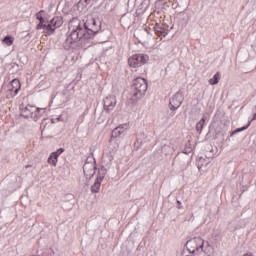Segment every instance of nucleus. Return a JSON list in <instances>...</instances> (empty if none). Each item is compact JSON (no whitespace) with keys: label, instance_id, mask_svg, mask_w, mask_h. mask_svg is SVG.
Segmentation results:
<instances>
[{"label":"nucleus","instance_id":"f257e3e1","mask_svg":"<svg viewBox=\"0 0 256 256\" xmlns=\"http://www.w3.org/2000/svg\"><path fill=\"white\" fill-rule=\"evenodd\" d=\"M69 31L70 35L67 36L64 42L65 49H71L73 43L87 45L88 41L101 31V23L93 17L88 18L85 23L73 19L69 23Z\"/></svg>","mask_w":256,"mask_h":256},{"label":"nucleus","instance_id":"f03ea898","mask_svg":"<svg viewBox=\"0 0 256 256\" xmlns=\"http://www.w3.org/2000/svg\"><path fill=\"white\" fill-rule=\"evenodd\" d=\"M147 93V80L145 78L138 77L133 80L132 85V99L137 101L141 99Z\"/></svg>","mask_w":256,"mask_h":256},{"label":"nucleus","instance_id":"7ed1b4c3","mask_svg":"<svg viewBox=\"0 0 256 256\" xmlns=\"http://www.w3.org/2000/svg\"><path fill=\"white\" fill-rule=\"evenodd\" d=\"M21 116L25 119H34L37 121V115H39V111H43L41 108H35L33 106H20Z\"/></svg>","mask_w":256,"mask_h":256},{"label":"nucleus","instance_id":"20e7f679","mask_svg":"<svg viewBox=\"0 0 256 256\" xmlns=\"http://www.w3.org/2000/svg\"><path fill=\"white\" fill-rule=\"evenodd\" d=\"M186 247L189 251V253H195V251H203V248L205 247V240H203L201 237H195L187 241Z\"/></svg>","mask_w":256,"mask_h":256},{"label":"nucleus","instance_id":"39448f33","mask_svg":"<svg viewBox=\"0 0 256 256\" xmlns=\"http://www.w3.org/2000/svg\"><path fill=\"white\" fill-rule=\"evenodd\" d=\"M149 62V56L146 54H135L132 57L128 59V63L130 67H142V65H145Z\"/></svg>","mask_w":256,"mask_h":256},{"label":"nucleus","instance_id":"423d86ee","mask_svg":"<svg viewBox=\"0 0 256 256\" xmlns=\"http://www.w3.org/2000/svg\"><path fill=\"white\" fill-rule=\"evenodd\" d=\"M83 171L86 179H91L95 176V171H97V166L95 164V158H87L83 165Z\"/></svg>","mask_w":256,"mask_h":256},{"label":"nucleus","instance_id":"0eeeda50","mask_svg":"<svg viewBox=\"0 0 256 256\" xmlns=\"http://www.w3.org/2000/svg\"><path fill=\"white\" fill-rule=\"evenodd\" d=\"M105 175H107V169H105V167H102L101 169H99L98 176L94 184L91 186V193H99V191L101 190V183H103Z\"/></svg>","mask_w":256,"mask_h":256},{"label":"nucleus","instance_id":"6e6552de","mask_svg":"<svg viewBox=\"0 0 256 256\" xmlns=\"http://www.w3.org/2000/svg\"><path fill=\"white\" fill-rule=\"evenodd\" d=\"M19 91H21V82H19L18 79H13L8 85L7 99L17 97V95H19Z\"/></svg>","mask_w":256,"mask_h":256},{"label":"nucleus","instance_id":"1a4fd4ad","mask_svg":"<svg viewBox=\"0 0 256 256\" xmlns=\"http://www.w3.org/2000/svg\"><path fill=\"white\" fill-rule=\"evenodd\" d=\"M181 105H183V91L179 90L170 99L169 107L171 111H177Z\"/></svg>","mask_w":256,"mask_h":256},{"label":"nucleus","instance_id":"9d476101","mask_svg":"<svg viewBox=\"0 0 256 256\" xmlns=\"http://www.w3.org/2000/svg\"><path fill=\"white\" fill-rule=\"evenodd\" d=\"M104 103V111L106 113H111L113 109H115L117 105V97L115 95H109L103 100Z\"/></svg>","mask_w":256,"mask_h":256},{"label":"nucleus","instance_id":"9b49d317","mask_svg":"<svg viewBox=\"0 0 256 256\" xmlns=\"http://www.w3.org/2000/svg\"><path fill=\"white\" fill-rule=\"evenodd\" d=\"M252 111H253L252 118L250 121H248L247 125L232 131V133L230 134V137H233V135H237V133H241V131H246V129H249V126L251 125V121H256V106H254Z\"/></svg>","mask_w":256,"mask_h":256},{"label":"nucleus","instance_id":"f8f14e48","mask_svg":"<svg viewBox=\"0 0 256 256\" xmlns=\"http://www.w3.org/2000/svg\"><path fill=\"white\" fill-rule=\"evenodd\" d=\"M154 31L158 37H167L169 35V29L161 24H156Z\"/></svg>","mask_w":256,"mask_h":256},{"label":"nucleus","instance_id":"ddd939ff","mask_svg":"<svg viewBox=\"0 0 256 256\" xmlns=\"http://www.w3.org/2000/svg\"><path fill=\"white\" fill-rule=\"evenodd\" d=\"M125 131H127V124H122L112 131V137H114V139H117V137H121V135H123Z\"/></svg>","mask_w":256,"mask_h":256},{"label":"nucleus","instance_id":"4468645a","mask_svg":"<svg viewBox=\"0 0 256 256\" xmlns=\"http://www.w3.org/2000/svg\"><path fill=\"white\" fill-rule=\"evenodd\" d=\"M50 25L55 29H59V27H61V25H63V19H61L60 17H54L51 21H50Z\"/></svg>","mask_w":256,"mask_h":256},{"label":"nucleus","instance_id":"2eb2a0df","mask_svg":"<svg viewBox=\"0 0 256 256\" xmlns=\"http://www.w3.org/2000/svg\"><path fill=\"white\" fill-rule=\"evenodd\" d=\"M161 151L164 153V155H171V153L174 151L173 145L171 143L164 144L161 148Z\"/></svg>","mask_w":256,"mask_h":256},{"label":"nucleus","instance_id":"dca6fc26","mask_svg":"<svg viewBox=\"0 0 256 256\" xmlns=\"http://www.w3.org/2000/svg\"><path fill=\"white\" fill-rule=\"evenodd\" d=\"M196 165H197L199 171H201V169H203V167H207V165H209V162L207 160H205V158L200 157L197 159Z\"/></svg>","mask_w":256,"mask_h":256},{"label":"nucleus","instance_id":"f3484780","mask_svg":"<svg viewBox=\"0 0 256 256\" xmlns=\"http://www.w3.org/2000/svg\"><path fill=\"white\" fill-rule=\"evenodd\" d=\"M58 161H59V158L54 153H51L50 156L48 157V163L49 165H53V167H57Z\"/></svg>","mask_w":256,"mask_h":256},{"label":"nucleus","instance_id":"a211bd4d","mask_svg":"<svg viewBox=\"0 0 256 256\" xmlns=\"http://www.w3.org/2000/svg\"><path fill=\"white\" fill-rule=\"evenodd\" d=\"M221 79V73L217 72L216 74H214V76L212 78L209 79V84L210 85H217V83H219Z\"/></svg>","mask_w":256,"mask_h":256},{"label":"nucleus","instance_id":"6ab92c4d","mask_svg":"<svg viewBox=\"0 0 256 256\" xmlns=\"http://www.w3.org/2000/svg\"><path fill=\"white\" fill-rule=\"evenodd\" d=\"M203 127H205V117L201 118V120L196 124L197 133H202Z\"/></svg>","mask_w":256,"mask_h":256},{"label":"nucleus","instance_id":"aec40b11","mask_svg":"<svg viewBox=\"0 0 256 256\" xmlns=\"http://www.w3.org/2000/svg\"><path fill=\"white\" fill-rule=\"evenodd\" d=\"M44 29L45 35H53L55 33V28L51 26L50 24H46Z\"/></svg>","mask_w":256,"mask_h":256},{"label":"nucleus","instance_id":"412c9836","mask_svg":"<svg viewBox=\"0 0 256 256\" xmlns=\"http://www.w3.org/2000/svg\"><path fill=\"white\" fill-rule=\"evenodd\" d=\"M182 153H184V155H189V153H193V146L191 145V142L186 143L185 148L182 150Z\"/></svg>","mask_w":256,"mask_h":256},{"label":"nucleus","instance_id":"4be33fe9","mask_svg":"<svg viewBox=\"0 0 256 256\" xmlns=\"http://www.w3.org/2000/svg\"><path fill=\"white\" fill-rule=\"evenodd\" d=\"M202 251L203 253H205V255H211V253H213V247L209 243H207Z\"/></svg>","mask_w":256,"mask_h":256},{"label":"nucleus","instance_id":"5701e85b","mask_svg":"<svg viewBox=\"0 0 256 256\" xmlns=\"http://www.w3.org/2000/svg\"><path fill=\"white\" fill-rule=\"evenodd\" d=\"M3 43L7 44L8 47H11V45H13V37L11 36H6L3 39Z\"/></svg>","mask_w":256,"mask_h":256},{"label":"nucleus","instance_id":"b1692460","mask_svg":"<svg viewBox=\"0 0 256 256\" xmlns=\"http://www.w3.org/2000/svg\"><path fill=\"white\" fill-rule=\"evenodd\" d=\"M45 27H47V24H45V19L44 20H40L38 25L36 26V29H44Z\"/></svg>","mask_w":256,"mask_h":256},{"label":"nucleus","instance_id":"393cba45","mask_svg":"<svg viewBox=\"0 0 256 256\" xmlns=\"http://www.w3.org/2000/svg\"><path fill=\"white\" fill-rule=\"evenodd\" d=\"M54 155H56V157L59 158V155H61L62 153H65V148H59L57 151L52 152Z\"/></svg>","mask_w":256,"mask_h":256},{"label":"nucleus","instance_id":"a878e982","mask_svg":"<svg viewBox=\"0 0 256 256\" xmlns=\"http://www.w3.org/2000/svg\"><path fill=\"white\" fill-rule=\"evenodd\" d=\"M43 13V10H40L38 13H36V19L38 21H43L45 18L41 15Z\"/></svg>","mask_w":256,"mask_h":256},{"label":"nucleus","instance_id":"bb28decb","mask_svg":"<svg viewBox=\"0 0 256 256\" xmlns=\"http://www.w3.org/2000/svg\"><path fill=\"white\" fill-rule=\"evenodd\" d=\"M177 203H178V209H183V206L181 205V201L180 200H177Z\"/></svg>","mask_w":256,"mask_h":256},{"label":"nucleus","instance_id":"cd10ccee","mask_svg":"<svg viewBox=\"0 0 256 256\" xmlns=\"http://www.w3.org/2000/svg\"><path fill=\"white\" fill-rule=\"evenodd\" d=\"M89 1H91V0H85V3H87V5H89Z\"/></svg>","mask_w":256,"mask_h":256},{"label":"nucleus","instance_id":"c85d7f7f","mask_svg":"<svg viewBox=\"0 0 256 256\" xmlns=\"http://www.w3.org/2000/svg\"><path fill=\"white\" fill-rule=\"evenodd\" d=\"M52 254L55 255V250H52Z\"/></svg>","mask_w":256,"mask_h":256},{"label":"nucleus","instance_id":"c756f323","mask_svg":"<svg viewBox=\"0 0 256 256\" xmlns=\"http://www.w3.org/2000/svg\"><path fill=\"white\" fill-rule=\"evenodd\" d=\"M29 167H31V166L27 165V166H26V169H29Z\"/></svg>","mask_w":256,"mask_h":256},{"label":"nucleus","instance_id":"7c9ffc66","mask_svg":"<svg viewBox=\"0 0 256 256\" xmlns=\"http://www.w3.org/2000/svg\"><path fill=\"white\" fill-rule=\"evenodd\" d=\"M86 187L89 185V183H85Z\"/></svg>","mask_w":256,"mask_h":256}]
</instances>
